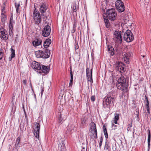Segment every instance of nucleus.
<instances>
[{"label":"nucleus","mask_w":151,"mask_h":151,"mask_svg":"<svg viewBox=\"0 0 151 151\" xmlns=\"http://www.w3.org/2000/svg\"><path fill=\"white\" fill-rule=\"evenodd\" d=\"M126 79L124 76H121L119 78L116 83V86L117 88L122 91V96H123L128 91V85L126 83Z\"/></svg>","instance_id":"f257e3e1"},{"label":"nucleus","mask_w":151,"mask_h":151,"mask_svg":"<svg viewBox=\"0 0 151 151\" xmlns=\"http://www.w3.org/2000/svg\"><path fill=\"white\" fill-rule=\"evenodd\" d=\"M115 100L114 97L107 95L104 99L103 103L104 107H108L110 109L111 106L114 105Z\"/></svg>","instance_id":"f03ea898"},{"label":"nucleus","mask_w":151,"mask_h":151,"mask_svg":"<svg viewBox=\"0 0 151 151\" xmlns=\"http://www.w3.org/2000/svg\"><path fill=\"white\" fill-rule=\"evenodd\" d=\"M113 39L118 44V45L119 44H121L122 42L121 32L115 31L114 33Z\"/></svg>","instance_id":"7ed1b4c3"},{"label":"nucleus","mask_w":151,"mask_h":151,"mask_svg":"<svg viewBox=\"0 0 151 151\" xmlns=\"http://www.w3.org/2000/svg\"><path fill=\"white\" fill-rule=\"evenodd\" d=\"M107 17L110 20L114 21L116 19L117 13L114 9H108L107 11Z\"/></svg>","instance_id":"20e7f679"},{"label":"nucleus","mask_w":151,"mask_h":151,"mask_svg":"<svg viewBox=\"0 0 151 151\" xmlns=\"http://www.w3.org/2000/svg\"><path fill=\"white\" fill-rule=\"evenodd\" d=\"M90 132L92 133L91 135V138L96 139L97 138V131L96 124L93 122L91 123Z\"/></svg>","instance_id":"39448f33"},{"label":"nucleus","mask_w":151,"mask_h":151,"mask_svg":"<svg viewBox=\"0 0 151 151\" xmlns=\"http://www.w3.org/2000/svg\"><path fill=\"white\" fill-rule=\"evenodd\" d=\"M124 39L127 42H130L133 40V35L130 30H127L124 35Z\"/></svg>","instance_id":"423d86ee"},{"label":"nucleus","mask_w":151,"mask_h":151,"mask_svg":"<svg viewBox=\"0 0 151 151\" xmlns=\"http://www.w3.org/2000/svg\"><path fill=\"white\" fill-rule=\"evenodd\" d=\"M33 19L36 24H38L41 22L40 14L38 10H35L33 13Z\"/></svg>","instance_id":"0eeeda50"},{"label":"nucleus","mask_w":151,"mask_h":151,"mask_svg":"<svg viewBox=\"0 0 151 151\" xmlns=\"http://www.w3.org/2000/svg\"><path fill=\"white\" fill-rule=\"evenodd\" d=\"M115 6L117 10L119 12H123L125 9L124 4L121 0H117L116 1Z\"/></svg>","instance_id":"6e6552de"},{"label":"nucleus","mask_w":151,"mask_h":151,"mask_svg":"<svg viewBox=\"0 0 151 151\" xmlns=\"http://www.w3.org/2000/svg\"><path fill=\"white\" fill-rule=\"evenodd\" d=\"M40 127V126L39 123L36 122L34 124L33 128L34 130V134L36 138L38 139L39 137Z\"/></svg>","instance_id":"1a4fd4ad"},{"label":"nucleus","mask_w":151,"mask_h":151,"mask_svg":"<svg viewBox=\"0 0 151 151\" xmlns=\"http://www.w3.org/2000/svg\"><path fill=\"white\" fill-rule=\"evenodd\" d=\"M86 78L88 81V84L90 83L91 84L93 82L92 80V70L90 69L89 68L86 69Z\"/></svg>","instance_id":"9d476101"},{"label":"nucleus","mask_w":151,"mask_h":151,"mask_svg":"<svg viewBox=\"0 0 151 151\" xmlns=\"http://www.w3.org/2000/svg\"><path fill=\"white\" fill-rule=\"evenodd\" d=\"M114 65L116 67V70L119 72L122 73L124 72V66L122 63L116 62Z\"/></svg>","instance_id":"9b49d317"},{"label":"nucleus","mask_w":151,"mask_h":151,"mask_svg":"<svg viewBox=\"0 0 151 151\" xmlns=\"http://www.w3.org/2000/svg\"><path fill=\"white\" fill-rule=\"evenodd\" d=\"M50 27L48 25L45 26L42 31V35L45 37H48L50 33Z\"/></svg>","instance_id":"f8f14e48"},{"label":"nucleus","mask_w":151,"mask_h":151,"mask_svg":"<svg viewBox=\"0 0 151 151\" xmlns=\"http://www.w3.org/2000/svg\"><path fill=\"white\" fill-rule=\"evenodd\" d=\"M13 14H12L11 16L9 24V35L10 36L12 35L13 30Z\"/></svg>","instance_id":"ddd939ff"},{"label":"nucleus","mask_w":151,"mask_h":151,"mask_svg":"<svg viewBox=\"0 0 151 151\" xmlns=\"http://www.w3.org/2000/svg\"><path fill=\"white\" fill-rule=\"evenodd\" d=\"M40 73H43L44 75H45L49 73L50 70V67L48 66L42 65L41 69L40 70Z\"/></svg>","instance_id":"4468645a"},{"label":"nucleus","mask_w":151,"mask_h":151,"mask_svg":"<svg viewBox=\"0 0 151 151\" xmlns=\"http://www.w3.org/2000/svg\"><path fill=\"white\" fill-rule=\"evenodd\" d=\"M76 129V127L74 124H70L67 127V129L66 132L68 133V134H71Z\"/></svg>","instance_id":"2eb2a0df"},{"label":"nucleus","mask_w":151,"mask_h":151,"mask_svg":"<svg viewBox=\"0 0 151 151\" xmlns=\"http://www.w3.org/2000/svg\"><path fill=\"white\" fill-rule=\"evenodd\" d=\"M32 67L33 69L36 70H40L41 69V65L40 64L35 61H33L32 62Z\"/></svg>","instance_id":"dca6fc26"},{"label":"nucleus","mask_w":151,"mask_h":151,"mask_svg":"<svg viewBox=\"0 0 151 151\" xmlns=\"http://www.w3.org/2000/svg\"><path fill=\"white\" fill-rule=\"evenodd\" d=\"M58 116V122L60 123H62L66 119V117L65 115L62 114L61 113H59Z\"/></svg>","instance_id":"f3484780"},{"label":"nucleus","mask_w":151,"mask_h":151,"mask_svg":"<svg viewBox=\"0 0 151 151\" xmlns=\"http://www.w3.org/2000/svg\"><path fill=\"white\" fill-rule=\"evenodd\" d=\"M0 30H1L0 33L1 34L0 35H1L2 39L4 40H7L8 38V36H6L4 28H0Z\"/></svg>","instance_id":"a211bd4d"},{"label":"nucleus","mask_w":151,"mask_h":151,"mask_svg":"<svg viewBox=\"0 0 151 151\" xmlns=\"http://www.w3.org/2000/svg\"><path fill=\"white\" fill-rule=\"evenodd\" d=\"M145 105L146 108L147 109V111L148 114L150 113V108L149 106V101H148V97L146 96H145Z\"/></svg>","instance_id":"6ab92c4d"},{"label":"nucleus","mask_w":151,"mask_h":151,"mask_svg":"<svg viewBox=\"0 0 151 151\" xmlns=\"http://www.w3.org/2000/svg\"><path fill=\"white\" fill-rule=\"evenodd\" d=\"M131 57V54L130 53H127L125 54L124 56V60L126 63L127 64H129V60L130 59Z\"/></svg>","instance_id":"aec40b11"},{"label":"nucleus","mask_w":151,"mask_h":151,"mask_svg":"<svg viewBox=\"0 0 151 151\" xmlns=\"http://www.w3.org/2000/svg\"><path fill=\"white\" fill-rule=\"evenodd\" d=\"M42 43V41L40 39L36 38L33 41L32 44L34 47H36L41 45Z\"/></svg>","instance_id":"412c9836"},{"label":"nucleus","mask_w":151,"mask_h":151,"mask_svg":"<svg viewBox=\"0 0 151 151\" xmlns=\"http://www.w3.org/2000/svg\"><path fill=\"white\" fill-rule=\"evenodd\" d=\"M46 9L47 8L45 4H43L40 6V11L41 13L42 16H44L43 13L45 12Z\"/></svg>","instance_id":"4be33fe9"},{"label":"nucleus","mask_w":151,"mask_h":151,"mask_svg":"<svg viewBox=\"0 0 151 151\" xmlns=\"http://www.w3.org/2000/svg\"><path fill=\"white\" fill-rule=\"evenodd\" d=\"M50 55V50L46 49L45 51L43 52V54H42V58H47L49 57Z\"/></svg>","instance_id":"5701e85b"},{"label":"nucleus","mask_w":151,"mask_h":151,"mask_svg":"<svg viewBox=\"0 0 151 151\" xmlns=\"http://www.w3.org/2000/svg\"><path fill=\"white\" fill-rule=\"evenodd\" d=\"M108 51L110 55L113 56L115 53L113 47L111 45L108 46Z\"/></svg>","instance_id":"b1692460"},{"label":"nucleus","mask_w":151,"mask_h":151,"mask_svg":"<svg viewBox=\"0 0 151 151\" xmlns=\"http://www.w3.org/2000/svg\"><path fill=\"white\" fill-rule=\"evenodd\" d=\"M51 42V41L50 39H47L44 43V47L45 48H46L49 46Z\"/></svg>","instance_id":"393cba45"},{"label":"nucleus","mask_w":151,"mask_h":151,"mask_svg":"<svg viewBox=\"0 0 151 151\" xmlns=\"http://www.w3.org/2000/svg\"><path fill=\"white\" fill-rule=\"evenodd\" d=\"M43 54V52L41 50H38L36 52V56L37 58H42V54Z\"/></svg>","instance_id":"a878e982"},{"label":"nucleus","mask_w":151,"mask_h":151,"mask_svg":"<svg viewBox=\"0 0 151 151\" xmlns=\"http://www.w3.org/2000/svg\"><path fill=\"white\" fill-rule=\"evenodd\" d=\"M104 19L106 27L107 28H109L110 26V24L109 20L107 19L106 17H104Z\"/></svg>","instance_id":"bb28decb"},{"label":"nucleus","mask_w":151,"mask_h":151,"mask_svg":"<svg viewBox=\"0 0 151 151\" xmlns=\"http://www.w3.org/2000/svg\"><path fill=\"white\" fill-rule=\"evenodd\" d=\"M70 74L71 79L70 80V82L69 84V86H72L73 80V73L72 72V69L70 68Z\"/></svg>","instance_id":"cd10ccee"},{"label":"nucleus","mask_w":151,"mask_h":151,"mask_svg":"<svg viewBox=\"0 0 151 151\" xmlns=\"http://www.w3.org/2000/svg\"><path fill=\"white\" fill-rule=\"evenodd\" d=\"M1 21L4 24L5 23V21L6 20V16L4 14V13H1Z\"/></svg>","instance_id":"c85d7f7f"},{"label":"nucleus","mask_w":151,"mask_h":151,"mask_svg":"<svg viewBox=\"0 0 151 151\" xmlns=\"http://www.w3.org/2000/svg\"><path fill=\"white\" fill-rule=\"evenodd\" d=\"M151 139V134L150 133H149L148 134V150H149L150 149V142Z\"/></svg>","instance_id":"c756f323"},{"label":"nucleus","mask_w":151,"mask_h":151,"mask_svg":"<svg viewBox=\"0 0 151 151\" xmlns=\"http://www.w3.org/2000/svg\"><path fill=\"white\" fill-rule=\"evenodd\" d=\"M115 117L114 118V122L115 124H117V121L119 119V114L118 113H115Z\"/></svg>","instance_id":"7c9ffc66"},{"label":"nucleus","mask_w":151,"mask_h":151,"mask_svg":"<svg viewBox=\"0 0 151 151\" xmlns=\"http://www.w3.org/2000/svg\"><path fill=\"white\" fill-rule=\"evenodd\" d=\"M12 53L11 54V57H9V59L10 61L12 60V58L15 56V50L12 48H11Z\"/></svg>","instance_id":"2f4dec72"},{"label":"nucleus","mask_w":151,"mask_h":151,"mask_svg":"<svg viewBox=\"0 0 151 151\" xmlns=\"http://www.w3.org/2000/svg\"><path fill=\"white\" fill-rule=\"evenodd\" d=\"M86 118L84 117L82 118L81 119V126L82 127H84L86 125Z\"/></svg>","instance_id":"473e14b6"},{"label":"nucleus","mask_w":151,"mask_h":151,"mask_svg":"<svg viewBox=\"0 0 151 151\" xmlns=\"http://www.w3.org/2000/svg\"><path fill=\"white\" fill-rule=\"evenodd\" d=\"M103 128L105 137L106 138H108V135L106 129L105 127V125L104 124L103 126Z\"/></svg>","instance_id":"72a5a7b5"},{"label":"nucleus","mask_w":151,"mask_h":151,"mask_svg":"<svg viewBox=\"0 0 151 151\" xmlns=\"http://www.w3.org/2000/svg\"><path fill=\"white\" fill-rule=\"evenodd\" d=\"M20 141V138L19 137L17 139V140H16V143L15 144V146L16 147H20V145L19 144Z\"/></svg>","instance_id":"f704fd0d"},{"label":"nucleus","mask_w":151,"mask_h":151,"mask_svg":"<svg viewBox=\"0 0 151 151\" xmlns=\"http://www.w3.org/2000/svg\"><path fill=\"white\" fill-rule=\"evenodd\" d=\"M4 55V53L3 50L0 47V60L2 59Z\"/></svg>","instance_id":"c9c22d12"},{"label":"nucleus","mask_w":151,"mask_h":151,"mask_svg":"<svg viewBox=\"0 0 151 151\" xmlns=\"http://www.w3.org/2000/svg\"><path fill=\"white\" fill-rule=\"evenodd\" d=\"M132 127V121L130 123L128 124L127 125V130L128 131V132L130 131V132L131 131V128Z\"/></svg>","instance_id":"e433bc0d"},{"label":"nucleus","mask_w":151,"mask_h":151,"mask_svg":"<svg viewBox=\"0 0 151 151\" xmlns=\"http://www.w3.org/2000/svg\"><path fill=\"white\" fill-rule=\"evenodd\" d=\"M77 4L76 3L73 4V6H72V8L74 12H76L77 10V7L76 6Z\"/></svg>","instance_id":"4c0bfd02"},{"label":"nucleus","mask_w":151,"mask_h":151,"mask_svg":"<svg viewBox=\"0 0 151 151\" xmlns=\"http://www.w3.org/2000/svg\"><path fill=\"white\" fill-rule=\"evenodd\" d=\"M76 22H74V24L73 25V29L71 31V32L72 33H74L76 30Z\"/></svg>","instance_id":"58836bf2"},{"label":"nucleus","mask_w":151,"mask_h":151,"mask_svg":"<svg viewBox=\"0 0 151 151\" xmlns=\"http://www.w3.org/2000/svg\"><path fill=\"white\" fill-rule=\"evenodd\" d=\"M104 150H108V151H110L109 150V146L106 142L104 148Z\"/></svg>","instance_id":"ea45409f"},{"label":"nucleus","mask_w":151,"mask_h":151,"mask_svg":"<svg viewBox=\"0 0 151 151\" xmlns=\"http://www.w3.org/2000/svg\"><path fill=\"white\" fill-rule=\"evenodd\" d=\"M20 5L19 4H17L16 3H15V7L16 9V12L18 13V10L20 6Z\"/></svg>","instance_id":"a19ab883"},{"label":"nucleus","mask_w":151,"mask_h":151,"mask_svg":"<svg viewBox=\"0 0 151 151\" xmlns=\"http://www.w3.org/2000/svg\"><path fill=\"white\" fill-rule=\"evenodd\" d=\"M102 142H103V138L102 137H101L100 140V142L99 144V146L100 148H101V146L102 145Z\"/></svg>","instance_id":"79ce46f5"},{"label":"nucleus","mask_w":151,"mask_h":151,"mask_svg":"<svg viewBox=\"0 0 151 151\" xmlns=\"http://www.w3.org/2000/svg\"><path fill=\"white\" fill-rule=\"evenodd\" d=\"M64 142L63 140L61 141V143L60 142V143L58 144L59 147H64Z\"/></svg>","instance_id":"37998d69"},{"label":"nucleus","mask_w":151,"mask_h":151,"mask_svg":"<svg viewBox=\"0 0 151 151\" xmlns=\"http://www.w3.org/2000/svg\"><path fill=\"white\" fill-rule=\"evenodd\" d=\"M91 101H94L95 100V96H91Z\"/></svg>","instance_id":"c03bdc74"},{"label":"nucleus","mask_w":151,"mask_h":151,"mask_svg":"<svg viewBox=\"0 0 151 151\" xmlns=\"http://www.w3.org/2000/svg\"><path fill=\"white\" fill-rule=\"evenodd\" d=\"M79 48V46L78 45V42H75V49L77 50Z\"/></svg>","instance_id":"a18cd8bd"},{"label":"nucleus","mask_w":151,"mask_h":151,"mask_svg":"<svg viewBox=\"0 0 151 151\" xmlns=\"http://www.w3.org/2000/svg\"><path fill=\"white\" fill-rule=\"evenodd\" d=\"M5 8L4 7H3V8L2 9H1L2 12L1 13H4L5 12L4 11L5 10Z\"/></svg>","instance_id":"49530a36"},{"label":"nucleus","mask_w":151,"mask_h":151,"mask_svg":"<svg viewBox=\"0 0 151 151\" xmlns=\"http://www.w3.org/2000/svg\"><path fill=\"white\" fill-rule=\"evenodd\" d=\"M23 83L25 85H26V84L27 82L26 80H23L22 81Z\"/></svg>","instance_id":"de8ad7c7"},{"label":"nucleus","mask_w":151,"mask_h":151,"mask_svg":"<svg viewBox=\"0 0 151 151\" xmlns=\"http://www.w3.org/2000/svg\"><path fill=\"white\" fill-rule=\"evenodd\" d=\"M24 113H25V117L26 118H27V122L28 121V119L27 118V116L26 115V112H25V110H24Z\"/></svg>","instance_id":"09e8293b"},{"label":"nucleus","mask_w":151,"mask_h":151,"mask_svg":"<svg viewBox=\"0 0 151 151\" xmlns=\"http://www.w3.org/2000/svg\"><path fill=\"white\" fill-rule=\"evenodd\" d=\"M112 127H113V128L114 126V127H115V128H114V129H115L116 128V125H114V124H112Z\"/></svg>","instance_id":"8fccbe9b"},{"label":"nucleus","mask_w":151,"mask_h":151,"mask_svg":"<svg viewBox=\"0 0 151 151\" xmlns=\"http://www.w3.org/2000/svg\"><path fill=\"white\" fill-rule=\"evenodd\" d=\"M148 134H149V133H150V130L149 129H148Z\"/></svg>","instance_id":"3c124183"},{"label":"nucleus","mask_w":151,"mask_h":151,"mask_svg":"<svg viewBox=\"0 0 151 151\" xmlns=\"http://www.w3.org/2000/svg\"><path fill=\"white\" fill-rule=\"evenodd\" d=\"M47 18V17H45L44 18H45V19H46Z\"/></svg>","instance_id":"603ef678"},{"label":"nucleus","mask_w":151,"mask_h":151,"mask_svg":"<svg viewBox=\"0 0 151 151\" xmlns=\"http://www.w3.org/2000/svg\"><path fill=\"white\" fill-rule=\"evenodd\" d=\"M43 91H42V92H41V95H42Z\"/></svg>","instance_id":"864d4df0"},{"label":"nucleus","mask_w":151,"mask_h":151,"mask_svg":"<svg viewBox=\"0 0 151 151\" xmlns=\"http://www.w3.org/2000/svg\"><path fill=\"white\" fill-rule=\"evenodd\" d=\"M143 57H144V56H143Z\"/></svg>","instance_id":"5fc2aeb1"}]
</instances>
